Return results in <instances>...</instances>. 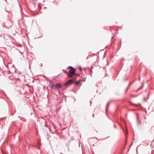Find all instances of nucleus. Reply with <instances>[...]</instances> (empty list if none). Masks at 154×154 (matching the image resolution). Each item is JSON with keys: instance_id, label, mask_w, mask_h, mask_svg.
<instances>
[{"instance_id": "16", "label": "nucleus", "mask_w": 154, "mask_h": 154, "mask_svg": "<svg viewBox=\"0 0 154 154\" xmlns=\"http://www.w3.org/2000/svg\"><path fill=\"white\" fill-rule=\"evenodd\" d=\"M134 106H138V105H134Z\"/></svg>"}, {"instance_id": "20", "label": "nucleus", "mask_w": 154, "mask_h": 154, "mask_svg": "<svg viewBox=\"0 0 154 154\" xmlns=\"http://www.w3.org/2000/svg\"><path fill=\"white\" fill-rule=\"evenodd\" d=\"M60 153L61 154H63V153H61V152H60Z\"/></svg>"}, {"instance_id": "8", "label": "nucleus", "mask_w": 154, "mask_h": 154, "mask_svg": "<svg viewBox=\"0 0 154 154\" xmlns=\"http://www.w3.org/2000/svg\"><path fill=\"white\" fill-rule=\"evenodd\" d=\"M86 77L83 78L82 79L80 80V81H85L86 80Z\"/></svg>"}, {"instance_id": "22", "label": "nucleus", "mask_w": 154, "mask_h": 154, "mask_svg": "<svg viewBox=\"0 0 154 154\" xmlns=\"http://www.w3.org/2000/svg\"><path fill=\"white\" fill-rule=\"evenodd\" d=\"M116 126H115V128H116Z\"/></svg>"}, {"instance_id": "10", "label": "nucleus", "mask_w": 154, "mask_h": 154, "mask_svg": "<svg viewBox=\"0 0 154 154\" xmlns=\"http://www.w3.org/2000/svg\"><path fill=\"white\" fill-rule=\"evenodd\" d=\"M11 69H15V67H14V65H13V66H12L11 68Z\"/></svg>"}, {"instance_id": "19", "label": "nucleus", "mask_w": 154, "mask_h": 154, "mask_svg": "<svg viewBox=\"0 0 154 154\" xmlns=\"http://www.w3.org/2000/svg\"><path fill=\"white\" fill-rule=\"evenodd\" d=\"M93 117H94V114H93V115H92Z\"/></svg>"}, {"instance_id": "12", "label": "nucleus", "mask_w": 154, "mask_h": 154, "mask_svg": "<svg viewBox=\"0 0 154 154\" xmlns=\"http://www.w3.org/2000/svg\"><path fill=\"white\" fill-rule=\"evenodd\" d=\"M109 103H110V102H109L108 103H107V108L108 107V106H109Z\"/></svg>"}, {"instance_id": "1", "label": "nucleus", "mask_w": 154, "mask_h": 154, "mask_svg": "<svg viewBox=\"0 0 154 154\" xmlns=\"http://www.w3.org/2000/svg\"><path fill=\"white\" fill-rule=\"evenodd\" d=\"M67 69H69V72L68 73V77L71 78L73 77V75L75 74V69H74L71 66H69L67 68Z\"/></svg>"}, {"instance_id": "7", "label": "nucleus", "mask_w": 154, "mask_h": 154, "mask_svg": "<svg viewBox=\"0 0 154 154\" xmlns=\"http://www.w3.org/2000/svg\"><path fill=\"white\" fill-rule=\"evenodd\" d=\"M63 71L64 72L66 73L67 75L68 76V72H67L66 70H63Z\"/></svg>"}, {"instance_id": "14", "label": "nucleus", "mask_w": 154, "mask_h": 154, "mask_svg": "<svg viewBox=\"0 0 154 154\" xmlns=\"http://www.w3.org/2000/svg\"><path fill=\"white\" fill-rule=\"evenodd\" d=\"M131 83H130L129 84V85H128V87H129V86H130V85L131 84Z\"/></svg>"}, {"instance_id": "6", "label": "nucleus", "mask_w": 154, "mask_h": 154, "mask_svg": "<svg viewBox=\"0 0 154 154\" xmlns=\"http://www.w3.org/2000/svg\"><path fill=\"white\" fill-rule=\"evenodd\" d=\"M81 81L80 80H79V81H77L75 83V84L76 85H78L80 84V81Z\"/></svg>"}, {"instance_id": "5", "label": "nucleus", "mask_w": 154, "mask_h": 154, "mask_svg": "<svg viewBox=\"0 0 154 154\" xmlns=\"http://www.w3.org/2000/svg\"><path fill=\"white\" fill-rule=\"evenodd\" d=\"M137 121H138V125H138L139 126V125H140V122H139V120L138 117L137 115Z\"/></svg>"}, {"instance_id": "15", "label": "nucleus", "mask_w": 154, "mask_h": 154, "mask_svg": "<svg viewBox=\"0 0 154 154\" xmlns=\"http://www.w3.org/2000/svg\"><path fill=\"white\" fill-rule=\"evenodd\" d=\"M8 73H10L11 72V71H9L8 72Z\"/></svg>"}, {"instance_id": "2", "label": "nucleus", "mask_w": 154, "mask_h": 154, "mask_svg": "<svg viewBox=\"0 0 154 154\" xmlns=\"http://www.w3.org/2000/svg\"><path fill=\"white\" fill-rule=\"evenodd\" d=\"M5 25L7 28H9L12 26V23L10 21H8L5 22Z\"/></svg>"}, {"instance_id": "17", "label": "nucleus", "mask_w": 154, "mask_h": 154, "mask_svg": "<svg viewBox=\"0 0 154 154\" xmlns=\"http://www.w3.org/2000/svg\"><path fill=\"white\" fill-rule=\"evenodd\" d=\"M128 89V88H127L126 89V91H127V90Z\"/></svg>"}, {"instance_id": "21", "label": "nucleus", "mask_w": 154, "mask_h": 154, "mask_svg": "<svg viewBox=\"0 0 154 154\" xmlns=\"http://www.w3.org/2000/svg\"><path fill=\"white\" fill-rule=\"evenodd\" d=\"M7 11L8 12H9V11Z\"/></svg>"}, {"instance_id": "3", "label": "nucleus", "mask_w": 154, "mask_h": 154, "mask_svg": "<svg viewBox=\"0 0 154 154\" xmlns=\"http://www.w3.org/2000/svg\"><path fill=\"white\" fill-rule=\"evenodd\" d=\"M73 81V79L69 80L64 84V85L66 86H69L72 84Z\"/></svg>"}, {"instance_id": "4", "label": "nucleus", "mask_w": 154, "mask_h": 154, "mask_svg": "<svg viewBox=\"0 0 154 154\" xmlns=\"http://www.w3.org/2000/svg\"><path fill=\"white\" fill-rule=\"evenodd\" d=\"M61 85L60 83H57L54 85V87L59 89L61 88Z\"/></svg>"}, {"instance_id": "18", "label": "nucleus", "mask_w": 154, "mask_h": 154, "mask_svg": "<svg viewBox=\"0 0 154 154\" xmlns=\"http://www.w3.org/2000/svg\"><path fill=\"white\" fill-rule=\"evenodd\" d=\"M132 97H136L135 96H131Z\"/></svg>"}, {"instance_id": "11", "label": "nucleus", "mask_w": 154, "mask_h": 154, "mask_svg": "<svg viewBox=\"0 0 154 154\" xmlns=\"http://www.w3.org/2000/svg\"><path fill=\"white\" fill-rule=\"evenodd\" d=\"M50 87L51 88L53 89L54 87V85H53L52 86H50Z\"/></svg>"}, {"instance_id": "13", "label": "nucleus", "mask_w": 154, "mask_h": 154, "mask_svg": "<svg viewBox=\"0 0 154 154\" xmlns=\"http://www.w3.org/2000/svg\"><path fill=\"white\" fill-rule=\"evenodd\" d=\"M79 70L81 71H82V69L81 68V67H80L79 68Z\"/></svg>"}, {"instance_id": "23", "label": "nucleus", "mask_w": 154, "mask_h": 154, "mask_svg": "<svg viewBox=\"0 0 154 154\" xmlns=\"http://www.w3.org/2000/svg\"><path fill=\"white\" fill-rule=\"evenodd\" d=\"M5 1L6 2H7V0H5Z\"/></svg>"}, {"instance_id": "9", "label": "nucleus", "mask_w": 154, "mask_h": 154, "mask_svg": "<svg viewBox=\"0 0 154 154\" xmlns=\"http://www.w3.org/2000/svg\"><path fill=\"white\" fill-rule=\"evenodd\" d=\"M143 85L141 86V87L140 88H138L137 91H138L139 90H140V89L142 88L143 87Z\"/></svg>"}]
</instances>
